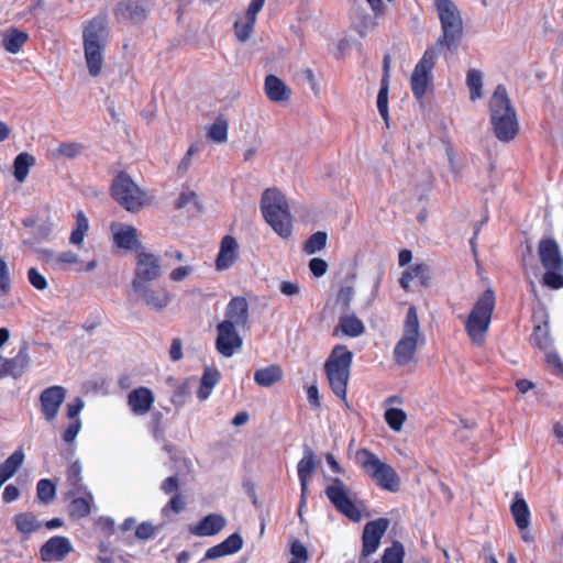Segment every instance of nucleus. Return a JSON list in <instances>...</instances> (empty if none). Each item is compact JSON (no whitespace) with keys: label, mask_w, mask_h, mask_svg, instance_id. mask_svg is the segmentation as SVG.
Segmentation results:
<instances>
[{"label":"nucleus","mask_w":563,"mask_h":563,"mask_svg":"<svg viewBox=\"0 0 563 563\" xmlns=\"http://www.w3.org/2000/svg\"><path fill=\"white\" fill-rule=\"evenodd\" d=\"M155 396L148 387L140 386L132 389L126 397L128 406L134 416H145L154 405Z\"/></svg>","instance_id":"6ab92c4d"},{"label":"nucleus","mask_w":563,"mask_h":563,"mask_svg":"<svg viewBox=\"0 0 563 563\" xmlns=\"http://www.w3.org/2000/svg\"><path fill=\"white\" fill-rule=\"evenodd\" d=\"M438 59V53L434 47L424 51L420 60L416 64L411 78L410 88L417 100H422L429 85L432 81V70Z\"/></svg>","instance_id":"f8f14e48"},{"label":"nucleus","mask_w":563,"mask_h":563,"mask_svg":"<svg viewBox=\"0 0 563 563\" xmlns=\"http://www.w3.org/2000/svg\"><path fill=\"white\" fill-rule=\"evenodd\" d=\"M73 545L68 538L54 536L49 538L40 549V558L43 562H60L71 551Z\"/></svg>","instance_id":"f3484780"},{"label":"nucleus","mask_w":563,"mask_h":563,"mask_svg":"<svg viewBox=\"0 0 563 563\" xmlns=\"http://www.w3.org/2000/svg\"><path fill=\"white\" fill-rule=\"evenodd\" d=\"M81 148H82V146L78 143L64 142V143L59 144V146L57 148V153L60 156H64L67 158H74L80 153Z\"/></svg>","instance_id":"4d7b16f0"},{"label":"nucleus","mask_w":563,"mask_h":563,"mask_svg":"<svg viewBox=\"0 0 563 563\" xmlns=\"http://www.w3.org/2000/svg\"><path fill=\"white\" fill-rule=\"evenodd\" d=\"M339 331L346 336L356 338L364 333L365 327L355 314H345L340 317L333 335H338Z\"/></svg>","instance_id":"c756f323"},{"label":"nucleus","mask_w":563,"mask_h":563,"mask_svg":"<svg viewBox=\"0 0 563 563\" xmlns=\"http://www.w3.org/2000/svg\"><path fill=\"white\" fill-rule=\"evenodd\" d=\"M75 219L76 223L70 233L69 242L73 245L79 246L84 242V239L89 230V221L82 210H78L76 212Z\"/></svg>","instance_id":"e433bc0d"},{"label":"nucleus","mask_w":563,"mask_h":563,"mask_svg":"<svg viewBox=\"0 0 563 563\" xmlns=\"http://www.w3.org/2000/svg\"><path fill=\"white\" fill-rule=\"evenodd\" d=\"M30 364L29 344L23 342L15 356L7 358L2 356V378L11 376L20 378Z\"/></svg>","instance_id":"aec40b11"},{"label":"nucleus","mask_w":563,"mask_h":563,"mask_svg":"<svg viewBox=\"0 0 563 563\" xmlns=\"http://www.w3.org/2000/svg\"><path fill=\"white\" fill-rule=\"evenodd\" d=\"M154 527L150 522H142L136 527L135 536L139 539L147 540L154 534Z\"/></svg>","instance_id":"774afa93"},{"label":"nucleus","mask_w":563,"mask_h":563,"mask_svg":"<svg viewBox=\"0 0 563 563\" xmlns=\"http://www.w3.org/2000/svg\"><path fill=\"white\" fill-rule=\"evenodd\" d=\"M169 357L174 362H177L183 358V343L179 338L173 339L169 349Z\"/></svg>","instance_id":"338daca9"},{"label":"nucleus","mask_w":563,"mask_h":563,"mask_svg":"<svg viewBox=\"0 0 563 563\" xmlns=\"http://www.w3.org/2000/svg\"><path fill=\"white\" fill-rule=\"evenodd\" d=\"M538 255L545 269L543 284L552 289L563 288V256L553 238H543L538 244Z\"/></svg>","instance_id":"6e6552de"},{"label":"nucleus","mask_w":563,"mask_h":563,"mask_svg":"<svg viewBox=\"0 0 563 563\" xmlns=\"http://www.w3.org/2000/svg\"><path fill=\"white\" fill-rule=\"evenodd\" d=\"M420 333L417 308L410 306L404 322V333L394 347V360L399 366H406L415 361Z\"/></svg>","instance_id":"1a4fd4ad"},{"label":"nucleus","mask_w":563,"mask_h":563,"mask_svg":"<svg viewBox=\"0 0 563 563\" xmlns=\"http://www.w3.org/2000/svg\"><path fill=\"white\" fill-rule=\"evenodd\" d=\"M90 514V504L82 497H78L70 503V515L78 518L87 517Z\"/></svg>","instance_id":"3c124183"},{"label":"nucleus","mask_w":563,"mask_h":563,"mask_svg":"<svg viewBox=\"0 0 563 563\" xmlns=\"http://www.w3.org/2000/svg\"><path fill=\"white\" fill-rule=\"evenodd\" d=\"M384 418L388 427L398 432L402 429V426L407 420V415L402 409L388 408L384 413Z\"/></svg>","instance_id":"37998d69"},{"label":"nucleus","mask_w":563,"mask_h":563,"mask_svg":"<svg viewBox=\"0 0 563 563\" xmlns=\"http://www.w3.org/2000/svg\"><path fill=\"white\" fill-rule=\"evenodd\" d=\"M219 379L220 373L218 369L206 368L200 380V386L197 390V397L200 400H206L210 396L213 387L218 384Z\"/></svg>","instance_id":"f704fd0d"},{"label":"nucleus","mask_w":563,"mask_h":563,"mask_svg":"<svg viewBox=\"0 0 563 563\" xmlns=\"http://www.w3.org/2000/svg\"><path fill=\"white\" fill-rule=\"evenodd\" d=\"M67 483L76 492L81 490V466L78 461L73 462L67 468Z\"/></svg>","instance_id":"8fccbe9b"},{"label":"nucleus","mask_w":563,"mask_h":563,"mask_svg":"<svg viewBox=\"0 0 563 563\" xmlns=\"http://www.w3.org/2000/svg\"><path fill=\"white\" fill-rule=\"evenodd\" d=\"M236 327L231 323V320H223L217 325L216 349L225 357L232 356L242 346L243 341Z\"/></svg>","instance_id":"4468645a"},{"label":"nucleus","mask_w":563,"mask_h":563,"mask_svg":"<svg viewBox=\"0 0 563 563\" xmlns=\"http://www.w3.org/2000/svg\"><path fill=\"white\" fill-rule=\"evenodd\" d=\"M81 428V421L80 419H75L69 426L65 429L63 432V440L66 443H74L76 437L78 435Z\"/></svg>","instance_id":"052dcab7"},{"label":"nucleus","mask_w":563,"mask_h":563,"mask_svg":"<svg viewBox=\"0 0 563 563\" xmlns=\"http://www.w3.org/2000/svg\"><path fill=\"white\" fill-rule=\"evenodd\" d=\"M404 556V545L396 541L391 547L385 549L380 562L375 563H402Z\"/></svg>","instance_id":"de8ad7c7"},{"label":"nucleus","mask_w":563,"mask_h":563,"mask_svg":"<svg viewBox=\"0 0 563 563\" xmlns=\"http://www.w3.org/2000/svg\"><path fill=\"white\" fill-rule=\"evenodd\" d=\"M227 525L225 518L220 514H209L197 525L189 527V532L197 537H211L218 534Z\"/></svg>","instance_id":"5701e85b"},{"label":"nucleus","mask_w":563,"mask_h":563,"mask_svg":"<svg viewBox=\"0 0 563 563\" xmlns=\"http://www.w3.org/2000/svg\"><path fill=\"white\" fill-rule=\"evenodd\" d=\"M309 269L314 277H322L327 273L328 263L320 257H313L309 262Z\"/></svg>","instance_id":"680f3d73"},{"label":"nucleus","mask_w":563,"mask_h":563,"mask_svg":"<svg viewBox=\"0 0 563 563\" xmlns=\"http://www.w3.org/2000/svg\"><path fill=\"white\" fill-rule=\"evenodd\" d=\"M194 268L191 266H179L177 268H174L170 273H169V279L172 282H181L184 279H186L191 273H192Z\"/></svg>","instance_id":"0e129e2a"},{"label":"nucleus","mask_w":563,"mask_h":563,"mask_svg":"<svg viewBox=\"0 0 563 563\" xmlns=\"http://www.w3.org/2000/svg\"><path fill=\"white\" fill-rule=\"evenodd\" d=\"M261 212L275 233L288 239L292 232V218L286 197L276 188L266 189L261 199Z\"/></svg>","instance_id":"39448f33"},{"label":"nucleus","mask_w":563,"mask_h":563,"mask_svg":"<svg viewBox=\"0 0 563 563\" xmlns=\"http://www.w3.org/2000/svg\"><path fill=\"white\" fill-rule=\"evenodd\" d=\"M238 327H245L249 322V303L244 297H233L225 309V319Z\"/></svg>","instance_id":"b1692460"},{"label":"nucleus","mask_w":563,"mask_h":563,"mask_svg":"<svg viewBox=\"0 0 563 563\" xmlns=\"http://www.w3.org/2000/svg\"><path fill=\"white\" fill-rule=\"evenodd\" d=\"M27 40V33L20 31L16 27H11L4 32L2 42L7 52L16 54L22 49Z\"/></svg>","instance_id":"2f4dec72"},{"label":"nucleus","mask_w":563,"mask_h":563,"mask_svg":"<svg viewBox=\"0 0 563 563\" xmlns=\"http://www.w3.org/2000/svg\"><path fill=\"white\" fill-rule=\"evenodd\" d=\"M189 395V387H188V384L185 382V383H181L180 385H178L175 390L173 391V395L170 397V401L175 405V406H181L185 404L187 397Z\"/></svg>","instance_id":"bf43d9fd"},{"label":"nucleus","mask_w":563,"mask_h":563,"mask_svg":"<svg viewBox=\"0 0 563 563\" xmlns=\"http://www.w3.org/2000/svg\"><path fill=\"white\" fill-rule=\"evenodd\" d=\"M11 289V279L5 261L0 256V296H7Z\"/></svg>","instance_id":"864d4df0"},{"label":"nucleus","mask_w":563,"mask_h":563,"mask_svg":"<svg viewBox=\"0 0 563 563\" xmlns=\"http://www.w3.org/2000/svg\"><path fill=\"white\" fill-rule=\"evenodd\" d=\"M317 467L316 455L310 448H306L303 457L297 464L298 478L311 479Z\"/></svg>","instance_id":"4c0bfd02"},{"label":"nucleus","mask_w":563,"mask_h":563,"mask_svg":"<svg viewBox=\"0 0 563 563\" xmlns=\"http://www.w3.org/2000/svg\"><path fill=\"white\" fill-rule=\"evenodd\" d=\"M489 112L496 137L501 142L512 141L519 132V124L504 85H498L490 97Z\"/></svg>","instance_id":"f03ea898"},{"label":"nucleus","mask_w":563,"mask_h":563,"mask_svg":"<svg viewBox=\"0 0 563 563\" xmlns=\"http://www.w3.org/2000/svg\"><path fill=\"white\" fill-rule=\"evenodd\" d=\"M65 398L66 389L58 385L49 386L41 393L40 407L46 421L55 420Z\"/></svg>","instance_id":"dca6fc26"},{"label":"nucleus","mask_w":563,"mask_h":563,"mask_svg":"<svg viewBox=\"0 0 563 563\" xmlns=\"http://www.w3.org/2000/svg\"><path fill=\"white\" fill-rule=\"evenodd\" d=\"M328 234L324 231H317L311 234L308 240L303 243L302 251L312 255L322 251L327 246Z\"/></svg>","instance_id":"a19ab883"},{"label":"nucleus","mask_w":563,"mask_h":563,"mask_svg":"<svg viewBox=\"0 0 563 563\" xmlns=\"http://www.w3.org/2000/svg\"><path fill=\"white\" fill-rule=\"evenodd\" d=\"M495 307L496 294L492 288L484 290L474 302L464 321L465 332L473 344L479 346L484 343L492 323Z\"/></svg>","instance_id":"20e7f679"},{"label":"nucleus","mask_w":563,"mask_h":563,"mask_svg":"<svg viewBox=\"0 0 563 563\" xmlns=\"http://www.w3.org/2000/svg\"><path fill=\"white\" fill-rule=\"evenodd\" d=\"M239 257V244L234 236L224 235L220 243L218 256L216 258V268L224 271L230 268Z\"/></svg>","instance_id":"4be33fe9"},{"label":"nucleus","mask_w":563,"mask_h":563,"mask_svg":"<svg viewBox=\"0 0 563 563\" xmlns=\"http://www.w3.org/2000/svg\"><path fill=\"white\" fill-rule=\"evenodd\" d=\"M266 97L273 102H284L291 96L290 88L276 75H267L264 81Z\"/></svg>","instance_id":"a878e982"},{"label":"nucleus","mask_w":563,"mask_h":563,"mask_svg":"<svg viewBox=\"0 0 563 563\" xmlns=\"http://www.w3.org/2000/svg\"><path fill=\"white\" fill-rule=\"evenodd\" d=\"M113 199L130 212L139 211L146 205V195L125 172H120L111 185Z\"/></svg>","instance_id":"9b49d317"},{"label":"nucleus","mask_w":563,"mask_h":563,"mask_svg":"<svg viewBox=\"0 0 563 563\" xmlns=\"http://www.w3.org/2000/svg\"><path fill=\"white\" fill-rule=\"evenodd\" d=\"M431 278V272L429 265L421 263L410 266L408 269L402 272L401 277L399 278V284L402 289L408 290L409 284L413 279H418L421 286H429V282Z\"/></svg>","instance_id":"bb28decb"},{"label":"nucleus","mask_w":563,"mask_h":563,"mask_svg":"<svg viewBox=\"0 0 563 563\" xmlns=\"http://www.w3.org/2000/svg\"><path fill=\"white\" fill-rule=\"evenodd\" d=\"M243 547V539L239 533L230 534L225 540L206 551L205 559L213 560L239 552Z\"/></svg>","instance_id":"393cba45"},{"label":"nucleus","mask_w":563,"mask_h":563,"mask_svg":"<svg viewBox=\"0 0 563 563\" xmlns=\"http://www.w3.org/2000/svg\"><path fill=\"white\" fill-rule=\"evenodd\" d=\"M161 261L153 253L141 251L136 254V265L132 279L133 288H142L161 276Z\"/></svg>","instance_id":"ddd939ff"},{"label":"nucleus","mask_w":563,"mask_h":563,"mask_svg":"<svg viewBox=\"0 0 563 563\" xmlns=\"http://www.w3.org/2000/svg\"><path fill=\"white\" fill-rule=\"evenodd\" d=\"M442 35L437 40L435 52L446 47L449 51H456L463 35V23L456 5L451 0H435Z\"/></svg>","instance_id":"0eeeda50"},{"label":"nucleus","mask_w":563,"mask_h":563,"mask_svg":"<svg viewBox=\"0 0 563 563\" xmlns=\"http://www.w3.org/2000/svg\"><path fill=\"white\" fill-rule=\"evenodd\" d=\"M530 343L542 351H547L552 346V339L550 336V329L548 321L541 324L534 325L532 334L530 336Z\"/></svg>","instance_id":"c9c22d12"},{"label":"nucleus","mask_w":563,"mask_h":563,"mask_svg":"<svg viewBox=\"0 0 563 563\" xmlns=\"http://www.w3.org/2000/svg\"><path fill=\"white\" fill-rule=\"evenodd\" d=\"M35 165V157L27 152L18 154L13 161V176L16 181L24 183L31 167Z\"/></svg>","instance_id":"473e14b6"},{"label":"nucleus","mask_w":563,"mask_h":563,"mask_svg":"<svg viewBox=\"0 0 563 563\" xmlns=\"http://www.w3.org/2000/svg\"><path fill=\"white\" fill-rule=\"evenodd\" d=\"M118 229L113 231L114 244L123 250H132L134 246H140L137 239V230L128 224H117Z\"/></svg>","instance_id":"cd10ccee"},{"label":"nucleus","mask_w":563,"mask_h":563,"mask_svg":"<svg viewBox=\"0 0 563 563\" xmlns=\"http://www.w3.org/2000/svg\"><path fill=\"white\" fill-rule=\"evenodd\" d=\"M353 353L344 344L332 347L323 371L331 391L347 406V386L351 377Z\"/></svg>","instance_id":"7ed1b4c3"},{"label":"nucleus","mask_w":563,"mask_h":563,"mask_svg":"<svg viewBox=\"0 0 563 563\" xmlns=\"http://www.w3.org/2000/svg\"><path fill=\"white\" fill-rule=\"evenodd\" d=\"M27 279L37 290H44L48 286L46 278L35 267L27 271Z\"/></svg>","instance_id":"6e6d98bb"},{"label":"nucleus","mask_w":563,"mask_h":563,"mask_svg":"<svg viewBox=\"0 0 563 563\" xmlns=\"http://www.w3.org/2000/svg\"><path fill=\"white\" fill-rule=\"evenodd\" d=\"M207 135L216 143H224L228 140V121L223 117L217 118Z\"/></svg>","instance_id":"79ce46f5"},{"label":"nucleus","mask_w":563,"mask_h":563,"mask_svg":"<svg viewBox=\"0 0 563 563\" xmlns=\"http://www.w3.org/2000/svg\"><path fill=\"white\" fill-rule=\"evenodd\" d=\"M284 377L283 368L278 364L260 368L254 373V380L258 386L271 387Z\"/></svg>","instance_id":"7c9ffc66"},{"label":"nucleus","mask_w":563,"mask_h":563,"mask_svg":"<svg viewBox=\"0 0 563 563\" xmlns=\"http://www.w3.org/2000/svg\"><path fill=\"white\" fill-rule=\"evenodd\" d=\"M388 90L389 82H386V80H380V88L377 95V109L387 126L389 125Z\"/></svg>","instance_id":"a18cd8bd"},{"label":"nucleus","mask_w":563,"mask_h":563,"mask_svg":"<svg viewBox=\"0 0 563 563\" xmlns=\"http://www.w3.org/2000/svg\"><path fill=\"white\" fill-rule=\"evenodd\" d=\"M79 262V256L73 251L60 252L51 258L52 266L55 269H66L68 266L76 265Z\"/></svg>","instance_id":"c03bdc74"},{"label":"nucleus","mask_w":563,"mask_h":563,"mask_svg":"<svg viewBox=\"0 0 563 563\" xmlns=\"http://www.w3.org/2000/svg\"><path fill=\"white\" fill-rule=\"evenodd\" d=\"M109 35L108 16L98 14L89 20L82 30L85 59L90 76L100 75L103 65V53Z\"/></svg>","instance_id":"f257e3e1"},{"label":"nucleus","mask_w":563,"mask_h":563,"mask_svg":"<svg viewBox=\"0 0 563 563\" xmlns=\"http://www.w3.org/2000/svg\"><path fill=\"white\" fill-rule=\"evenodd\" d=\"M256 21H253L246 16L236 20L234 23V33L240 42H245L250 38Z\"/></svg>","instance_id":"09e8293b"},{"label":"nucleus","mask_w":563,"mask_h":563,"mask_svg":"<svg viewBox=\"0 0 563 563\" xmlns=\"http://www.w3.org/2000/svg\"><path fill=\"white\" fill-rule=\"evenodd\" d=\"M510 511L514 517L515 523L519 530H525L530 525V510L527 501L520 493L515 494L514 501L510 506Z\"/></svg>","instance_id":"c85d7f7f"},{"label":"nucleus","mask_w":563,"mask_h":563,"mask_svg":"<svg viewBox=\"0 0 563 563\" xmlns=\"http://www.w3.org/2000/svg\"><path fill=\"white\" fill-rule=\"evenodd\" d=\"M354 297V289L351 286L341 287L336 295V302L343 311H349Z\"/></svg>","instance_id":"5fc2aeb1"},{"label":"nucleus","mask_w":563,"mask_h":563,"mask_svg":"<svg viewBox=\"0 0 563 563\" xmlns=\"http://www.w3.org/2000/svg\"><path fill=\"white\" fill-rule=\"evenodd\" d=\"M189 203H194L198 206V197L195 191H183L176 200L175 207L176 209H183L187 207Z\"/></svg>","instance_id":"e2e57ef3"},{"label":"nucleus","mask_w":563,"mask_h":563,"mask_svg":"<svg viewBox=\"0 0 563 563\" xmlns=\"http://www.w3.org/2000/svg\"><path fill=\"white\" fill-rule=\"evenodd\" d=\"M15 528L22 534L29 536L41 528V523L32 512H21L14 517Z\"/></svg>","instance_id":"58836bf2"},{"label":"nucleus","mask_w":563,"mask_h":563,"mask_svg":"<svg viewBox=\"0 0 563 563\" xmlns=\"http://www.w3.org/2000/svg\"><path fill=\"white\" fill-rule=\"evenodd\" d=\"M545 362L554 375L563 377V362L558 353H547Z\"/></svg>","instance_id":"13d9d810"},{"label":"nucleus","mask_w":563,"mask_h":563,"mask_svg":"<svg viewBox=\"0 0 563 563\" xmlns=\"http://www.w3.org/2000/svg\"><path fill=\"white\" fill-rule=\"evenodd\" d=\"M389 527V519L378 518L368 521L362 534V556L367 558L379 548L380 540Z\"/></svg>","instance_id":"2eb2a0df"},{"label":"nucleus","mask_w":563,"mask_h":563,"mask_svg":"<svg viewBox=\"0 0 563 563\" xmlns=\"http://www.w3.org/2000/svg\"><path fill=\"white\" fill-rule=\"evenodd\" d=\"M290 553L292 559L288 563H305L308 560L307 548L299 540L291 543Z\"/></svg>","instance_id":"603ef678"},{"label":"nucleus","mask_w":563,"mask_h":563,"mask_svg":"<svg viewBox=\"0 0 563 563\" xmlns=\"http://www.w3.org/2000/svg\"><path fill=\"white\" fill-rule=\"evenodd\" d=\"M357 465L382 489L397 493L400 489V477L395 468L383 462L374 452L366 448L355 453Z\"/></svg>","instance_id":"423d86ee"},{"label":"nucleus","mask_w":563,"mask_h":563,"mask_svg":"<svg viewBox=\"0 0 563 563\" xmlns=\"http://www.w3.org/2000/svg\"><path fill=\"white\" fill-rule=\"evenodd\" d=\"M24 452L22 449L14 451L4 462L0 464V478L7 482L19 470L24 461Z\"/></svg>","instance_id":"72a5a7b5"},{"label":"nucleus","mask_w":563,"mask_h":563,"mask_svg":"<svg viewBox=\"0 0 563 563\" xmlns=\"http://www.w3.org/2000/svg\"><path fill=\"white\" fill-rule=\"evenodd\" d=\"M161 489L166 494H177L179 489V481L177 476H169L165 478L161 485Z\"/></svg>","instance_id":"69168bd1"},{"label":"nucleus","mask_w":563,"mask_h":563,"mask_svg":"<svg viewBox=\"0 0 563 563\" xmlns=\"http://www.w3.org/2000/svg\"><path fill=\"white\" fill-rule=\"evenodd\" d=\"M146 14V8L141 1L123 0L114 9L118 22L139 23L145 20Z\"/></svg>","instance_id":"412c9836"},{"label":"nucleus","mask_w":563,"mask_h":563,"mask_svg":"<svg viewBox=\"0 0 563 563\" xmlns=\"http://www.w3.org/2000/svg\"><path fill=\"white\" fill-rule=\"evenodd\" d=\"M466 85L470 89V99L475 101L483 95V74L478 69H470L466 75Z\"/></svg>","instance_id":"ea45409f"},{"label":"nucleus","mask_w":563,"mask_h":563,"mask_svg":"<svg viewBox=\"0 0 563 563\" xmlns=\"http://www.w3.org/2000/svg\"><path fill=\"white\" fill-rule=\"evenodd\" d=\"M324 494L340 514L354 522L362 519L363 503L341 478H331V483L324 488Z\"/></svg>","instance_id":"9d476101"},{"label":"nucleus","mask_w":563,"mask_h":563,"mask_svg":"<svg viewBox=\"0 0 563 563\" xmlns=\"http://www.w3.org/2000/svg\"><path fill=\"white\" fill-rule=\"evenodd\" d=\"M56 493L55 484L47 478L40 479L36 485V496L43 504H49Z\"/></svg>","instance_id":"49530a36"},{"label":"nucleus","mask_w":563,"mask_h":563,"mask_svg":"<svg viewBox=\"0 0 563 563\" xmlns=\"http://www.w3.org/2000/svg\"><path fill=\"white\" fill-rule=\"evenodd\" d=\"M140 296L142 301L155 311L164 310L172 301L173 295L165 286L152 287L145 285L142 288H133Z\"/></svg>","instance_id":"a211bd4d"}]
</instances>
